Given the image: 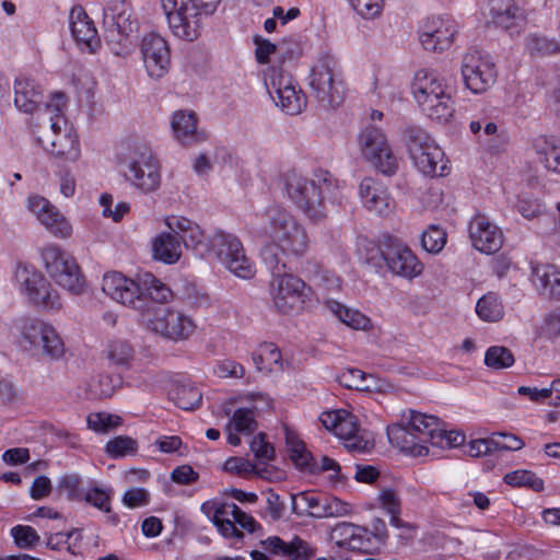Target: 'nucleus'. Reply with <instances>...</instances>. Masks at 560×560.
Instances as JSON below:
<instances>
[{
	"mask_svg": "<svg viewBox=\"0 0 560 560\" xmlns=\"http://www.w3.org/2000/svg\"><path fill=\"white\" fill-rule=\"evenodd\" d=\"M287 444L290 458L296 467L307 469L311 472L318 468L312 453L305 448V444L302 441L291 434H287Z\"/></svg>",
	"mask_w": 560,
	"mask_h": 560,
	"instance_id": "58836bf2",
	"label": "nucleus"
},
{
	"mask_svg": "<svg viewBox=\"0 0 560 560\" xmlns=\"http://www.w3.org/2000/svg\"><path fill=\"white\" fill-rule=\"evenodd\" d=\"M102 290L114 301L142 313L149 312L150 301L167 303L173 298L172 290L150 272L137 280L126 278L120 272H108L102 281Z\"/></svg>",
	"mask_w": 560,
	"mask_h": 560,
	"instance_id": "20e7f679",
	"label": "nucleus"
},
{
	"mask_svg": "<svg viewBox=\"0 0 560 560\" xmlns=\"http://www.w3.org/2000/svg\"><path fill=\"white\" fill-rule=\"evenodd\" d=\"M126 179L142 192H152L160 187L161 174L159 161L144 143H135L125 160Z\"/></svg>",
	"mask_w": 560,
	"mask_h": 560,
	"instance_id": "1a4fd4ad",
	"label": "nucleus"
},
{
	"mask_svg": "<svg viewBox=\"0 0 560 560\" xmlns=\"http://www.w3.org/2000/svg\"><path fill=\"white\" fill-rule=\"evenodd\" d=\"M210 252L236 277L250 279L255 275L252 261L246 257L238 237L222 231L210 237Z\"/></svg>",
	"mask_w": 560,
	"mask_h": 560,
	"instance_id": "f8f14e48",
	"label": "nucleus"
},
{
	"mask_svg": "<svg viewBox=\"0 0 560 560\" xmlns=\"http://www.w3.org/2000/svg\"><path fill=\"white\" fill-rule=\"evenodd\" d=\"M170 398L178 408L194 410L200 406L202 394L191 384H179L170 392Z\"/></svg>",
	"mask_w": 560,
	"mask_h": 560,
	"instance_id": "c9c22d12",
	"label": "nucleus"
},
{
	"mask_svg": "<svg viewBox=\"0 0 560 560\" xmlns=\"http://www.w3.org/2000/svg\"><path fill=\"white\" fill-rule=\"evenodd\" d=\"M527 48L533 54L553 55L560 51V44L544 36L530 35L527 38Z\"/></svg>",
	"mask_w": 560,
	"mask_h": 560,
	"instance_id": "6e6d98bb",
	"label": "nucleus"
},
{
	"mask_svg": "<svg viewBox=\"0 0 560 560\" xmlns=\"http://www.w3.org/2000/svg\"><path fill=\"white\" fill-rule=\"evenodd\" d=\"M353 9L365 19H373L382 12L383 0H350Z\"/></svg>",
	"mask_w": 560,
	"mask_h": 560,
	"instance_id": "e2e57ef3",
	"label": "nucleus"
},
{
	"mask_svg": "<svg viewBox=\"0 0 560 560\" xmlns=\"http://www.w3.org/2000/svg\"><path fill=\"white\" fill-rule=\"evenodd\" d=\"M446 243V233L444 230L432 225L421 235V245L428 253L436 254L443 249Z\"/></svg>",
	"mask_w": 560,
	"mask_h": 560,
	"instance_id": "603ef678",
	"label": "nucleus"
},
{
	"mask_svg": "<svg viewBox=\"0 0 560 560\" xmlns=\"http://www.w3.org/2000/svg\"><path fill=\"white\" fill-rule=\"evenodd\" d=\"M270 295L275 307L283 314L299 311L307 299L305 282L285 269L270 270Z\"/></svg>",
	"mask_w": 560,
	"mask_h": 560,
	"instance_id": "9b49d317",
	"label": "nucleus"
},
{
	"mask_svg": "<svg viewBox=\"0 0 560 560\" xmlns=\"http://www.w3.org/2000/svg\"><path fill=\"white\" fill-rule=\"evenodd\" d=\"M148 327L171 340L187 339L195 330V324L188 316L170 308L156 310L153 318L148 320Z\"/></svg>",
	"mask_w": 560,
	"mask_h": 560,
	"instance_id": "6ab92c4d",
	"label": "nucleus"
},
{
	"mask_svg": "<svg viewBox=\"0 0 560 560\" xmlns=\"http://www.w3.org/2000/svg\"><path fill=\"white\" fill-rule=\"evenodd\" d=\"M264 230L270 243L260 249V256L269 270L287 269L284 257L302 258L310 247L305 226L279 205L266 208L261 214Z\"/></svg>",
	"mask_w": 560,
	"mask_h": 560,
	"instance_id": "f257e3e1",
	"label": "nucleus"
},
{
	"mask_svg": "<svg viewBox=\"0 0 560 560\" xmlns=\"http://www.w3.org/2000/svg\"><path fill=\"white\" fill-rule=\"evenodd\" d=\"M329 307L331 312L339 318L340 322L354 329H366L371 320L368 316L358 310H351L339 302H330Z\"/></svg>",
	"mask_w": 560,
	"mask_h": 560,
	"instance_id": "a19ab883",
	"label": "nucleus"
},
{
	"mask_svg": "<svg viewBox=\"0 0 560 560\" xmlns=\"http://www.w3.org/2000/svg\"><path fill=\"white\" fill-rule=\"evenodd\" d=\"M180 244L183 243L186 248L194 249L199 256H205L210 253V238H206L199 225L194 223L188 232L178 236Z\"/></svg>",
	"mask_w": 560,
	"mask_h": 560,
	"instance_id": "49530a36",
	"label": "nucleus"
},
{
	"mask_svg": "<svg viewBox=\"0 0 560 560\" xmlns=\"http://www.w3.org/2000/svg\"><path fill=\"white\" fill-rule=\"evenodd\" d=\"M225 471L238 475L257 472L256 466L248 459L242 457H230L223 466Z\"/></svg>",
	"mask_w": 560,
	"mask_h": 560,
	"instance_id": "0e129e2a",
	"label": "nucleus"
},
{
	"mask_svg": "<svg viewBox=\"0 0 560 560\" xmlns=\"http://www.w3.org/2000/svg\"><path fill=\"white\" fill-rule=\"evenodd\" d=\"M82 479L78 474L65 475L59 480V489L67 492V497L71 501L82 500L84 493L81 489Z\"/></svg>",
	"mask_w": 560,
	"mask_h": 560,
	"instance_id": "052dcab7",
	"label": "nucleus"
},
{
	"mask_svg": "<svg viewBox=\"0 0 560 560\" xmlns=\"http://www.w3.org/2000/svg\"><path fill=\"white\" fill-rule=\"evenodd\" d=\"M65 118L57 117L50 124L51 133L39 139L43 148L56 159L62 162H75L80 156L78 137L67 130Z\"/></svg>",
	"mask_w": 560,
	"mask_h": 560,
	"instance_id": "f3484780",
	"label": "nucleus"
},
{
	"mask_svg": "<svg viewBox=\"0 0 560 560\" xmlns=\"http://www.w3.org/2000/svg\"><path fill=\"white\" fill-rule=\"evenodd\" d=\"M45 268L50 278L60 287L80 294L83 291L84 278L75 259L59 246L49 245L42 252Z\"/></svg>",
	"mask_w": 560,
	"mask_h": 560,
	"instance_id": "9d476101",
	"label": "nucleus"
},
{
	"mask_svg": "<svg viewBox=\"0 0 560 560\" xmlns=\"http://www.w3.org/2000/svg\"><path fill=\"white\" fill-rule=\"evenodd\" d=\"M456 34L457 27L452 19L434 16L423 25L420 42L425 50L444 51L452 46Z\"/></svg>",
	"mask_w": 560,
	"mask_h": 560,
	"instance_id": "412c9836",
	"label": "nucleus"
},
{
	"mask_svg": "<svg viewBox=\"0 0 560 560\" xmlns=\"http://www.w3.org/2000/svg\"><path fill=\"white\" fill-rule=\"evenodd\" d=\"M15 545L22 549L33 548L40 539L37 532L28 525H16L11 529Z\"/></svg>",
	"mask_w": 560,
	"mask_h": 560,
	"instance_id": "864d4df0",
	"label": "nucleus"
},
{
	"mask_svg": "<svg viewBox=\"0 0 560 560\" xmlns=\"http://www.w3.org/2000/svg\"><path fill=\"white\" fill-rule=\"evenodd\" d=\"M43 102V91L32 79L21 77L14 83L15 107L25 114H33Z\"/></svg>",
	"mask_w": 560,
	"mask_h": 560,
	"instance_id": "c756f323",
	"label": "nucleus"
},
{
	"mask_svg": "<svg viewBox=\"0 0 560 560\" xmlns=\"http://www.w3.org/2000/svg\"><path fill=\"white\" fill-rule=\"evenodd\" d=\"M404 142L415 165L424 175L444 176L446 174L444 152L422 128H406Z\"/></svg>",
	"mask_w": 560,
	"mask_h": 560,
	"instance_id": "6e6552de",
	"label": "nucleus"
},
{
	"mask_svg": "<svg viewBox=\"0 0 560 560\" xmlns=\"http://www.w3.org/2000/svg\"><path fill=\"white\" fill-rule=\"evenodd\" d=\"M387 438L390 444L412 456L427 455V444L457 447L465 442L464 433L447 431L438 417L412 409L402 413L400 422L387 427Z\"/></svg>",
	"mask_w": 560,
	"mask_h": 560,
	"instance_id": "f03ea898",
	"label": "nucleus"
},
{
	"mask_svg": "<svg viewBox=\"0 0 560 560\" xmlns=\"http://www.w3.org/2000/svg\"><path fill=\"white\" fill-rule=\"evenodd\" d=\"M359 196L366 210L378 215H387L394 210V200L387 188L377 179L365 177L359 186Z\"/></svg>",
	"mask_w": 560,
	"mask_h": 560,
	"instance_id": "393cba45",
	"label": "nucleus"
},
{
	"mask_svg": "<svg viewBox=\"0 0 560 560\" xmlns=\"http://www.w3.org/2000/svg\"><path fill=\"white\" fill-rule=\"evenodd\" d=\"M141 54L148 74L153 79L164 77L170 69L171 54L166 40L151 33L143 37Z\"/></svg>",
	"mask_w": 560,
	"mask_h": 560,
	"instance_id": "aec40b11",
	"label": "nucleus"
},
{
	"mask_svg": "<svg viewBox=\"0 0 560 560\" xmlns=\"http://www.w3.org/2000/svg\"><path fill=\"white\" fill-rule=\"evenodd\" d=\"M462 74L466 86L474 93L486 92L497 80L492 58L477 49H471L464 56Z\"/></svg>",
	"mask_w": 560,
	"mask_h": 560,
	"instance_id": "2eb2a0df",
	"label": "nucleus"
},
{
	"mask_svg": "<svg viewBox=\"0 0 560 560\" xmlns=\"http://www.w3.org/2000/svg\"><path fill=\"white\" fill-rule=\"evenodd\" d=\"M104 38L109 50L119 57L130 55L136 46L138 21L132 8L124 0L110 1L104 9Z\"/></svg>",
	"mask_w": 560,
	"mask_h": 560,
	"instance_id": "423d86ee",
	"label": "nucleus"
},
{
	"mask_svg": "<svg viewBox=\"0 0 560 560\" xmlns=\"http://www.w3.org/2000/svg\"><path fill=\"white\" fill-rule=\"evenodd\" d=\"M22 338L28 343L25 347L36 355H42L49 360H58L65 353V343L50 325L42 320H26L22 327Z\"/></svg>",
	"mask_w": 560,
	"mask_h": 560,
	"instance_id": "ddd939ff",
	"label": "nucleus"
},
{
	"mask_svg": "<svg viewBox=\"0 0 560 560\" xmlns=\"http://www.w3.org/2000/svg\"><path fill=\"white\" fill-rule=\"evenodd\" d=\"M71 34L78 44L84 45L91 52L100 46L97 31L82 7H73L69 14Z\"/></svg>",
	"mask_w": 560,
	"mask_h": 560,
	"instance_id": "cd10ccee",
	"label": "nucleus"
},
{
	"mask_svg": "<svg viewBox=\"0 0 560 560\" xmlns=\"http://www.w3.org/2000/svg\"><path fill=\"white\" fill-rule=\"evenodd\" d=\"M363 156L382 174L392 176L398 170V160L381 129L370 126L360 135Z\"/></svg>",
	"mask_w": 560,
	"mask_h": 560,
	"instance_id": "4468645a",
	"label": "nucleus"
},
{
	"mask_svg": "<svg viewBox=\"0 0 560 560\" xmlns=\"http://www.w3.org/2000/svg\"><path fill=\"white\" fill-rule=\"evenodd\" d=\"M514 355L511 350L503 346H492L485 354V364L493 370H503L514 364Z\"/></svg>",
	"mask_w": 560,
	"mask_h": 560,
	"instance_id": "a18cd8bd",
	"label": "nucleus"
},
{
	"mask_svg": "<svg viewBox=\"0 0 560 560\" xmlns=\"http://www.w3.org/2000/svg\"><path fill=\"white\" fill-rule=\"evenodd\" d=\"M469 236L472 246L487 255L497 253L503 244L501 229L490 222L488 217L483 214H477L470 221Z\"/></svg>",
	"mask_w": 560,
	"mask_h": 560,
	"instance_id": "5701e85b",
	"label": "nucleus"
},
{
	"mask_svg": "<svg viewBox=\"0 0 560 560\" xmlns=\"http://www.w3.org/2000/svg\"><path fill=\"white\" fill-rule=\"evenodd\" d=\"M504 481L513 487H527L536 492L544 490V480L530 470H514L504 476Z\"/></svg>",
	"mask_w": 560,
	"mask_h": 560,
	"instance_id": "c03bdc74",
	"label": "nucleus"
},
{
	"mask_svg": "<svg viewBox=\"0 0 560 560\" xmlns=\"http://www.w3.org/2000/svg\"><path fill=\"white\" fill-rule=\"evenodd\" d=\"M172 129L183 144L199 141L197 133V117L194 112L178 110L173 115Z\"/></svg>",
	"mask_w": 560,
	"mask_h": 560,
	"instance_id": "72a5a7b5",
	"label": "nucleus"
},
{
	"mask_svg": "<svg viewBox=\"0 0 560 560\" xmlns=\"http://www.w3.org/2000/svg\"><path fill=\"white\" fill-rule=\"evenodd\" d=\"M533 282L540 295L550 300H560V270L555 265L534 266Z\"/></svg>",
	"mask_w": 560,
	"mask_h": 560,
	"instance_id": "7c9ffc66",
	"label": "nucleus"
},
{
	"mask_svg": "<svg viewBox=\"0 0 560 560\" xmlns=\"http://www.w3.org/2000/svg\"><path fill=\"white\" fill-rule=\"evenodd\" d=\"M82 500L104 513H110V491L94 487L84 493Z\"/></svg>",
	"mask_w": 560,
	"mask_h": 560,
	"instance_id": "5fc2aeb1",
	"label": "nucleus"
},
{
	"mask_svg": "<svg viewBox=\"0 0 560 560\" xmlns=\"http://www.w3.org/2000/svg\"><path fill=\"white\" fill-rule=\"evenodd\" d=\"M182 255L180 240L174 233H160L152 240V257L167 265L175 264Z\"/></svg>",
	"mask_w": 560,
	"mask_h": 560,
	"instance_id": "2f4dec72",
	"label": "nucleus"
},
{
	"mask_svg": "<svg viewBox=\"0 0 560 560\" xmlns=\"http://www.w3.org/2000/svg\"><path fill=\"white\" fill-rule=\"evenodd\" d=\"M330 537L340 548L365 553L370 552L372 549L369 530L365 527L352 523H338L332 528Z\"/></svg>",
	"mask_w": 560,
	"mask_h": 560,
	"instance_id": "a878e982",
	"label": "nucleus"
},
{
	"mask_svg": "<svg viewBox=\"0 0 560 560\" xmlns=\"http://www.w3.org/2000/svg\"><path fill=\"white\" fill-rule=\"evenodd\" d=\"M430 105H420L423 113L431 119L439 121H448L454 113V102L452 101L448 88L442 90V94L436 93L428 97Z\"/></svg>",
	"mask_w": 560,
	"mask_h": 560,
	"instance_id": "f704fd0d",
	"label": "nucleus"
},
{
	"mask_svg": "<svg viewBox=\"0 0 560 560\" xmlns=\"http://www.w3.org/2000/svg\"><path fill=\"white\" fill-rule=\"evenodd\" d=\"M260 545L270 555L292 560H310L315 555V548L298 536L289 542L278 536H270L261 540Z\"/></svg>",
	"mask_w": 560,
	"mask_h": 560,
	"instance_id": "bb28decb",
	"label": "nucleus"
},
{
	"mask_svg": "<svg viewBox=\"0 0 560 560\" xmlns=\"http://www.w3.org/2000/svg\"><path fill=\"white\" fill-rule=\"evenodd\" d=\"M380 259L395 276L413 279L421 275L422 262L405 244L389 238L380 247Z\"/></svg>",
	"mask_w": 560,
	"mask_h": 560,
	"instance_id": "dca6fc26",
	"label": "nucleus"
},
{
	"mask_svg": "<svg viewBox=\"0 0 560 560\" xmlns=\"http://www.w3.org/2000/svg\"><path fill=\"white\" fill-rule=\"evenodd\" d=\"M349 512V504L339 500L338 498L318 497L314 510L310 511V516L316 518L338 517L347 515Z\"/></svg>",
	"mask_w": 560,
	"mask_h": 560,
	"instance_id": "e433bc0d",
	"label": "nucleus"
},
{
	"mask_svg": "<svg viewBox=\"0 0 560 560\" xmlns=\"http://www.w3.org/2000/svg\"><path fill=\"white\" fill-rule=\"evenodd\" d=\"M121 419L104 412L91 413L88 417V425L96 432H107L113 428L120 425Z\"/></svg>",
	"mask_w": 560,
	"mask_h": 560,
	"instance_id": "4d7b16f0",
	"label": "nucleus"
},
{
	"mask_svg": "<svg viewBox=\"0 0 560 560\" xmlns=\"http://www.w3.org/2000/svg\"><path fill=\"white\" fill-rule=\"evenodd\" d=\"M311 95L320 106L335 108L346 96V85L338 69L337 60L328 52H320L308 75Z\"/></svg>",
	"mask_w": 560,
	"mask_h": 560,
	"instance_id": "0eeeda50",
	"label": "nucleus"
},
{
	"mask_svg": "<svg viewBox=\"0 0 560 560\" xmlns=\"http://www.w3.org/2000/svg\"><path fill=\"white\" fill-rule=\"evenodd\" d=\"M254 42L256 44V50H255L256 60L261 65L267 63L269 61L270 55L276 52L277 50L281 51L282 54L287 52V51H284V47H283L284 43H281L280 45H275L270 40L265 39L260 36H256L254 38Z\"/></svg>",
	"mask_w": 560,
	"mask_h": 560,
	"instance_id": "680f3d73",
	"label": "nucleus"
},
{
	"mask_svg": "<svg viewBox=\"0 0 560 560\" xmlns=\"http://www.w3.org/2000/svg\"><path fill=\"white\" fill-rule=\"evenodd\" d=\"M288 198L313 224L323 223L341 196L340 183L334 175L318 168L307 176L296 170L288 171L283 177Z\"/></svg>",
	"mask_w": 560,
	"mask_h": 560,
	"instance_id": "7ed1b4c3",
	"label": "nucleus"
},
{
	"mask_svg": "<svg viewBox=\"0 0 560 560\" xmlns=\"http://www.w3.org/2000/svg\"><path fill=\"white\" fill-rule=\"evenodd\" d=\"M380 502L382 508L390 515V525L400 528L405 523L399 517L400 514V499L397 493L392 489H384L380 493Z\"/></svg>",
	"mask_w": 560,
	"mask_h": 560,
	"instance_id": "de8ad7c7",
	"label": "nucleus"
},
{
	"mask_svg": "<svg viewBox=\"0 0 560 560\" xmlns=\"http://www.w3.org/2000/svg\"><path fill=\"white\" fill-rule=\"evenodd\" d=\"M105 450L113 458L124 457L137 452L138 442L130 436L119 435L108 441Z\"/></svg>",
	"mask_w": 560,
	"mask_h": 560,
	"instance_id": "09e8293b",
	"label": "nucleus"
},
{
	"mask_svg": "<svg viewBox=\"0 0 560 560\" xmlns=\"http://www.w3.org/2000/svg\"><path fill=\"white\" fill-rule=\"evenodd\" d=\"M529 149L546 170L560 174V138L552 135L536 136Z\"/></svg>",
	"mask_w": 560,
	"mask_h": 560,
	"instance_id": "c85d7f7f",
	"label": "nucleus"
},
{
	"mask_svg": "<svg viewBox=\"0 0 560 560\" xmlns=\"http://www.w3.org/2000/svg\"><path fill=\"white\" fill-rule=\"evenodd\" d=\"M215 372L220 377L241 378L245 374V369L242 364L234 360H223L218 363Z\"/></svg>",
	"mask_w": 560,
	"mask_h": 560,
	"instance_id": "69168bd1",
	"label": "nucleus"
},
{
	"mask_svg": "<svg viewBox=\"0 0 560 560\" xmlns=\"http://www.w3.org/2000/svg\"><path fill=\"white\" fill-rule=\"evenodd\" d=\"M234 424L235 431L240 433L250 434L257 428L254 411L249 408H238L234 411L232 421L226 425V429Z\"/></svg>",
	"mask_w": 560,
	"mask_h": 560,
	"instance_id": "3c124183",
	"label": "nucleus"
},
{
	"mask_svg": "<svg viewBox=\"0 0 560 560\" xmlns=\"http://www.w3.org/2000/svg\"><path fill=\"white\" fill-rule=\"evenodd\" d=\"M16 279L31 303L46 310H59L61 307L59 294L51 289L42 273L26 267L19 268Z\"/></svg>",
	"mask_w": 560,
	"mask_h": 560,
	"instance_id": "a211bd4d",
	"label": "nucleus"
},
{
	"mask_svg": "<svg viewBox=\"0 0 560 560\" xmlns=\"http://www.w3.org/2000/svg\"><path fill=\"white\" fill-rule=\"evenodd\" d=\"M265 85L271 98L281 94L284 90L295 88L291 75L276 68H272L266 73Z\"/></svg>",
	"mask_w": 560,
	"mask_h": 560,
	"instance_id": "37998d69",
	"label": "nucleus"
},
{
	"mask_svg": "<svg viewBox=\"0 0 560 560\" xmlns=\"http://www.w3.org/2000/svg\"><path fill=\"white\" fill-rule=\"evenodd\" d=\"M476 313L485 322H499L504 316V307L500 298L492 292L485 294L476 304Z\"/></svg>",
	"mask_w": 560,
	"mask_h": 560,
	"instance_id": "4c0bfd02",
	"label": "nucleus"
},
{
	"mask_svg": "<svg viewBox=\"0 0 560 560\" xmlns=\"http://www.w3.org/2000/svg\"><path fill=\"white\" fill-rule=\"evenodd\" d=\"M319 495L310 492H301L299 494H291V509L292 512L299 516L308 515L310 511L314 510L316 501Z\"/></svg>",
	"mask_w": 560,
	"mask_h": 560,
	"instance_id": "13d9d810",
	"label": "nucleus"
},
{
	"mask_svg": "<svg viewBox=\"0 0 560 560\" xmlns=\"http://www.w3.org/2000/svg\"><path fill=\"white\" fill-rule=\"evenodd\" d=\"M446 88L447 86L443 84L436 73L420 70L416 73L412 83V93L419 105L428 106L430 105L428 97L436 93L442 94V90Z\"/></svg>",
	"mask_w": 560,
	"mask_h": 560,
	"instance_id": "473e14b6",
	"label": "nucleus"
},
{
	"mask_svg": "<svg viewBox=\"0 0 560 560\" xmlns=\"http://www.w3.org/2000/svg\"><path fill=\"white\" fill-rule=\"evenodd\" d=\"M122 502L128 508H138L145 505L149 502V493L142 488L130 489L125 492Z\"/></svg>",
	"mask_w": 560,
	"mask_h": 560,
	"instance_id": "774afa93",
	"label": "nucleus"
},
{
	"mask_svg": "<svg viewBox=\"0 0 560 560\" xmlns=\"http://www.w3.org/2000/svg\"><path fill=\"white\" fill-rule=\"evenodd\" d=\"M27 207L55 236L66 238L71 235L70 223L46 198L32 196L27 200Z\"/></svg>",
	"mask_w": 560,
	"mask_h": 560,
	"instance_id": "b1692460",
	"label": "nucleus"
},
{
	"mask_svg": "<svg viewBox=\"0 0 560 560\" xmlns=\"http://www.w3.org/2000/svg\"><path fill=\"white\" fill-rule=\"evenodd\" d=\"M490 13L492 23L511 36L520 35L527 24L526 12L517 0H491Z\"/></svg>",
	"mask_w": 560,
	"mask_h": 560,
	"instance_id": "4be33fe9",
	"label": "nucleus"
},
{
	"mask_svg": "<svg viewBox=\"0 0 560 560\" xmlns=\"http://www.w3.org/2000/svg\"><path fill=\"white\" fill-rule=\"evenodd\" d=\"M338 381L350 389L372 392L377 388L374 376L359 369H348L339 375Z\"/></svg>",
	"mask_w": 560,
	"mask_h": 560,
	"instance_id": "ea45409f",
	"label": "nucleus"
},
{
	"mask_svg": "<svg viewBox=\"0 0 560 560\" xmlns=\"http://www.w3.org/2000/svg\"><path fill=\"white\" fill-rule=\"evenodd\" d=\"M107 358L118 366H128L133 358L132 347L124 340H114L108 345Z\"/></svg>",
	"mask_w": 560,
	"mask_h": 560,
	"instance_id": "8fccbe9b",
	"label": "nucleus"
},
{
	"mask_svg": "<svg viewBox=\"0 0 560 560\" xmlns=\"http://www.w3.org/2000/svg\"><path fill=\"white\" fill-rule=\"evenodd\" d=\"M172 33L184 40L197 39L203 19L212 15L221 0H161Z\"/></svg>",
	"mask_w": 560,
	"mask_h": 560,
	"instance_id": "39448f33",
	"label": "nucleus"
},
{
	"mask_svg": "<svg viewBox=\"0 0 560 560\" xmlns=\"http://www.w3.org/2000/svg\"><path fill=\"white\" fill-rule=\"evenodd\" d=\"M250 451L260 463H267L275 458V448L266 440L265 433H258L250 442Z\"/></svg>",
	"mask_w": 560,
	"mask_h": 560,
	"instance_id": "bf43d9fd",
	"label": "nucleus"
},
{
	"mask_svg": "<svg viewBox=\"0 0 560 560\" xmlns=\"http://www.w3.org/2000/svg\"><path fill=\"white\" fill-rule=\"evenodd\" d=\"M171 478L178 485H191L198 480L199 474L191 466L182 465L172 471Z\"/></svg>",
	"mask_w": 560,
	"mask_h": 560,
	"instance_id": "338daca9",
	"label": "nucleus"
},
{
	"mask_svg": "<svg viewBox=\"0 0 560 560\" xmlns=\"http://www.w3.org/2000/svg\"><path fill=\"white\" fill-rule=\"evenodd\" d=\"M275 104L289 115H298L306 106V97L296 88L284 90L281 94L273 96Z\"/></svg>",
	"mask_w": 560,
	"mask_h": 560,
	"instance_id": "79ce46f5",
	"label": "nucleus"
}]
</instances>
